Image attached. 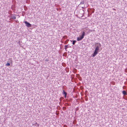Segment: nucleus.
Wrapping results in <instances>:
<instances>
[{
	"instance_id": "1",
	"label": "nucleus",
	"mask_w": 127,
	"mask_h": 127,
	"mask_svg": "<svg viewBox=\"0 0 127 127\" xmlns=\"http://www.w3.org/2000/svg\"><path fill=\"white\" fill-rule=\"evenodd\" d=\"M85 35V32H83L82 35H80L77 38V41H79L81 40L84 38V36Z\"/></svg>"
},
{
	"instance_id": "2",
	"label": "nucleus",
	"mask_w": 127,
	"mask_h": 127,
	"mask_svg": "<svg viewBox=\"0 0 127 127\" xmlns=\"http://www.w3.org/2000/svg\"><path fill=\"white\" fill-rule=\"evenodd\" d=\"M25 23L26 24V26L28 27H29L31 26V24L26 21L25 22Z\"/></svg>"
},
{
	"instance_id": "3",
	"label": "nucleus",
	"mask_w": 127,
	"mask_h": 127,
	"mask_svg": "<svg viewBox=\"0 0 127 127\" xmlns=\"http://www.w3.org/2000/svg\"><path fill=\"white\" fill-rule=\"evenodd\" d=\"M98 52L95 51L93 54V55L92 57H95L97 54Z\"/></svg>"
},
{
	"instance_id": "4",
	"label": "nucleus",
	"mask_w": 127,
	"mask_h": 127,
	"mask_svg": "<svg viewBox=\"0 0 127 127\" xmlns=\"http://www.w3.org/2000/svg\"><path fill=\"white\" fill-rule=\"evenodd\" d=\"M99 49V47L98 46H97L96 47L95 51L98 52Z\"/></svg>"
},
{
	"instance_id": "5",
	"label": "nucleus",
	"mask_w": 127,
	"mask_h": 127,
	"mask_svg": "<svg viewBox=\"0 0 127 127\" xmlns=\"http://www.w3.org/2000/svg\"><path fill=\"white\" fill-rule=\"evenodd\" d=\"M70 46H69V44L65 46V49H66L67 48L69 47H70Z\"/></svg>"
},
{
	"instance_id": "6",
	"label": "nucleus",
	"mask_w": 127,
	"mask_h": 127,
	"mask_svg": "<svg viewBox=\"0 0 127 127\" xmlns=\"http://www.w3.org/2000/svg\"><path fill=\"white\" fill-rule=\"evenodd\" d=\"M122 93L124 95H126L127 94V93L125 91H123L122 92Z\"/></svg>"
},
{
	"instance_id": "7",
	"label": "nucleus",
	"mask_w": 127,
	"mask_h": 127,
	"mask_svg": "<svg viewBox=\"0 0 127 127\" xmlns=\"http://www.w3.org/2000/svg\"><path fill=\"white\" fill-rule=\"evenodd\" d=\"M76 42V41L75 40H74L73 41L72 44L74 45L75 43Z\"/></svg>"
},
{
	"instance_id": "8",
	"label": "nucleus",
	"mask_w": 127,
	"mask_h": 127,
	"mask_svg": "<svg viewBox=\"0 0 127 127\" xmlns=\"http://www.w3.org/2000/svg\"><path fill=\"white\" fill-rule=\"evenodd\" d=\"M63 92H64V94L65 95V97H66V95L67 93L66 92H64V91H63Z\"/></svg>"
},
{
	"instance_id": "9",
	"label": "nucleus",
	"mask_w": 127,
	"mask_h": 127,
	"mask_svg": "<svg viewBox=\"0 0 127 127\" xmlns=\"http://www.w3.org/2000/svg\"><path fill=\"white\" fill-rule=\"evenodd\" d=\"M6 66H9L10 65V64L9 63H7L6 64Z\"/></svg>"
},
{
	"instance_id": "10",
	"label": "nucleus",
	"mask_w": 127,
	"mask_h": 127,
	"mask_svg": "<svg viewBox=\"0 0 127 127\" xmlns=\"http://www.w3.org/2000/svg\"><path fill=\"white\" fill-rule=\"evenodd\" d=\"M84 3V1H82L81 2V4H83Z\"/></svg>"
},
{
	"instance_id": "11",
	"label": "nucleus",
	"mask_w": 127,
	"mask_h": 127,
	"mask_svg": "<svg viewBox=\"0 0 127 127\" xmlns=\"http://www.w3.org/2000/svg\"><path fill=\"white\" fill-rule=\"evenodd\" d=\"M99 46H100V47H101V44H100V43H99Z\"/></svg>"
},
{
	"instance_id": "12",
	"label": "nucleus",
	"mask_w": 127,
	"mask_h": 127,
	"mask_svg": "<svg viewBox=\"0 0 127 127\" xmlns=\"http://www.w3.org/2000/svg\"><path fill=\"white\" fill-rule=\"evenodd\" d=\"M37 126H38H38H39V125L38 124L37 125Z\"/></svg>"
},
{
	"instance_id": "13",
	"label": "nucleus",
	"mask_w": 127,
	"mask_h": 127,
	"mask_svg": "<svg viewBox=\"0 0 127 127\" xmlns=\"http://www.w3.org/2000/svg\"><path fill=\"white\" fill-rule=\"evenodd\" d=\"M46 61H48V60H46Z\"/></svg>"
}]
</instances>
